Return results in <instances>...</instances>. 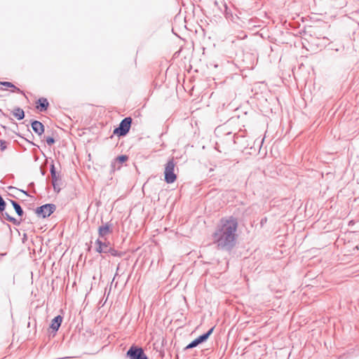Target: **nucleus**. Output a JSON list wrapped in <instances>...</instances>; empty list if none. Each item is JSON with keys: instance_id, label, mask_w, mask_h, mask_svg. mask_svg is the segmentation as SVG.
<instances>
[{"instance_id": "13", "label": "nucleus", "mask_w": 359, "mask_h": 359, "mask_svg": "<svg viewBox=\"0 0 359 359\" xmlns=\"http://www.w3.org/2000/svg\"><path fill=\"white\" fill-rule=\"evenodd\" d=\"M213 330H214V327H212L206 333H205V334L199 336L198 338H196L197 340L198 341L199 344H201L203 341H206L208 339V337H210V335L212 334Z\"/></svg>"}, {"instance_id": "4", "label": "nucleus", "mask_w": 359, "mask_h": 359, "mask_svg": "<svg viewBox=\"0 0 359 359\" xmlns=\"http://www.w3.org/2000/svg\"><path fill=\"white\" fill-rule=\"evenodd\" d=\"M56 209L54 204H45L36 209V214L39 217L46 218L49 217Z\"/></svg>"}, {"instance_id": "9", "label": "nucleus", "mask_w": 359, "mask_h": 359, "mask_svg": "<svg viewBox=\"0 0 359 359\" xmlns=\"http://www.w3.org/2000/svg\"><path fill=\"white\" fill-rule=\"evenodd\" d=\"M32 128L34 133H36L39 135H42L44 132V126L40 121H34L32 123Z\"/></svg>"}, {"instance_id": "19", "label": "nucleus", "mask_w": 359, "mask_h": 359, "mask_svg": "<svg viewBox=\"0 0 359 359\" xmlns=\"http://www.w3.org/2000/svg\"><path fill=\"white\" fill-rule=\"evenodd\" d=\"M6 208V203L3 198L0 196V211L2 212Z\"/></svg>"}, {"instance_id": "11", "label": "nucleus", "mask_w": 359, "mask_h": 359, "mask_svg": "<svg viewBox=\"0 0 359 359\" xmlns=\"http://www.w3.org/2000/svg\"><path fill=\"white\" fill-rule=\"evenodd\" d=\"M37 103L39 104V106H37L36 108L39 109L41 111H46L49 105L47 99L44 97L39 98Z\"/></svg>"}, {"instance_id": "22", "label": "nucleus", "mask_w": 359, "mask_h": 359, "mask_svg": "<svg viewBox=\"0 0 359 359\" xmlns=\"http://www.w3.org/2000/svg\"><path fill=\"white\" fill-rule=\"evenodd\" d=\"M1 84L4 86H6V87H8V88H15V86L11 83V82H8V81H4V82H2Z\"/></svg>"}, {"instance_id": "16", "label": "nucleus", "mask_w": 359, "mask_h": 359, "mask_svg": "<svg viewBox=\"0 0 359 359\" xmlns=\"http://www.w3.org/2000/svg\"><path fill=\"white\" fill-rule=\"evenodd\" d=\"M128 160V156H126V155H121V156H118L116 160H115V163H119V164H121L123 163V162L126 161Z\"/></svg>"}, {"instance_id": "5", "label": "nucleus", "mask_w": 359, "mask_h": 359, "mask_svg": "<svg viewBox=\"0 0 359 359\" xmlns=\"http://www.w3.org/2000/svg\"><path fill=\"white\" fill-rule=\"evenodd\" d=\"M129 359H148L142 348L132 346L126 353Z\"/></svg>"}, {"instance_id": "15", "label": "nucleus", "mask_w": 359, "mask_h": 359, "mask_svg": "<svg viewBox=\"0 0 359 359\" xmlns=\"http://www.w3.org/2000/svg\"><path fill=\"white\" fill-rule=\"evenodd\" d=\"M107 253H109L113 257H121L123 255L122 252L117 251L110 246L107 249Z\"/></svg>"}, {"instance_id": "1", "label": "nucleus", "mask_w": 359, "mask_h": 359, "mask_svg": "<svg viewBox=\"0 0 359 359\" xmlns=\"http://www.w3.org/2000/svg\"><path fill=\"white\" fill-rule=\"evenodd\" d=\"M238 220L233 216L222 217L212 235L218 249L231 250L236 245Z\"/></svg>"}, {"instance_id": "8", "label": "nucleus", "mask_w": 359, "mask_h": 359, "mask_svg": "<svg viewBox=\"0 0 359 359\" xmlns=\"http://www.w3.org/2000/svg\"><path fill=\"white\" fill-rule=\"evenodd\" d=\"M50 175H51L52 184H53V188H54L55 191L57 190V191H59L60 189V188L58 185V181L60 180V179H59V176L57 175L54 165H52L50 166Z\"/></svg>"}, {"instance_id": "2", "label": "nucleus", "mask_w": 359, "mask_h": 359, "mask_svg": "<svg viewBox=\"0 0 359 359\" xmlns=\"http://www.w3.org/2000/svg\"><path fill=\"white\" fill-rule=\"evenodd\" d=\"M175 165H176V164H175L173 158L170 159L167 162V163L165 165V170H164L165 181L168 184L173 183L177 179V175L174 172Z\"/></svg>"}, {"instance_id": "14", "label": "nucleus", "mask_w": 359, "mask_h": 359, "mask_svg": "<svg viewBox=\"0 0 359 359\" xmlns=\"http://www.w3.org/2000/svg\"><path fill=\"white\" fill-rule=\"evenodd\" d=\"M11 204L13 205L16 213L18 216L22 217L23 215V210L21 208V206L15 201L11 200L10 201Z\"/></svg>"}, {"instance_id": "7", "label": "nucleus", "mask_w": 359, "mask_h": 359, "mask_svg": "<svg viewBox=\"0 0 359 359\" xmlns=\"http://www.w3.org/2000/svg\"><path fill=\"white\" fill-rule=\"evenodd\" d=\"M112 225L109 222L105 223L104 225L99 226L98 228V234L100 238L103 240H106V236L112 233Z\"/></svg>"}, {"instance_id": "17", "label": "nucleus", "mask_w": 359, "mask_h": 359, "mask_svg": "<svg viewBox=\"0 0 359 359\" xmlns=\"http://www.w3.org/2000/svg\"><path fill=\"white\" fill-rule=\"evenodd\" d=\"M4 217L9 222H12L14 224H18L19 222H17V219L14 217L10 216L7 212H5L4 215Z\"/></svg>"}, {"instance_id": "10", "label": "nucleus", "mask_w": 359, "mask_h": 359, "mask_svg": "<svg viewBox=\"0 0 359 359\" xmlns=\"http://www.w3.org/2000/svg\"><path fill=\"white\" fill-rule=\"evenodd\" d=\"M62 321V318L60 316L55 317L51 322L50 327L55 331L58 330Z\"/></svg>"}, {"instance_id": "21", "label": "nucleus", "mask_w": 359, "mask_h": 359, "mask_svg": "<svg viewBox=\"0 0 359 359\" xmlns=\"http://www.w3.org/2000/svg\"><path fill=\"white\" fill-rule=\"evenodd\" d=\"M46 141L47 144H48V145H50H50H52V144L55 142V140H54V138H53V137H46Z\"/></svg>"}, {"instance_id": "20", "label": "nucleus", "mask_w": 359, "mask_h": 359, "mask_svg": "<svg viewBox=\"0 0 359 359\" xmlns=\"http://www.w3.org/2000/svg\"><path fill=\"white\" fill-rule=\"evenodd\" d=\"M6 144H7V142L5 140H0V147H1V151H4L6 149V147H7Z\"/></svg>"}, {"instance_id": "3", "label": "nucleus", "mask_w": 359, "mask_h": 359, "mask_svg": "<svg viewBox=\"0 0 359 359\" xmlns=\"http://www.w3.org/2000/svg\"><path fill=\"white\" fill-rule=\"evenodd\" d=\"M132 123V118L130 117H126L123 118L119 126L114 130V134L119 136H125L130 130Z\"/></svg>"}, {"instance_id": "12", "label": "nucleus", "mask_w": 359, "mask_h": 359, "mask_svg": "<svg viewBox=\"0 0 359 359\" xmlns=\"http://www.w3.org/2000/svg\"><path fill=\"white\" fill-rule=\"evenodd\" d=\"M13 114L15 116V118H17L18 120H22L25 117L24 111L20 107L14 109Z\"/></svg>"}, {"instance_id": "24", "label": "nucleus", "mask_w": 359, "mask_h": 359, "mask_svg": "<svg viewBox=\"0 0 359 359\" xmlns=\"http://www.w3.org/2000/svg\"><path fill=\"white\" fill-rule=\"evenodd\" d=\"M25 195L27 196V193L25 191H21Z\"/></svg>"}, {"instance_id": "6", "label": "nucleus", "mask_w": 359, "mask_h": 359, "mask_svg": "<svg viewBox=\"0 0 359 359\" xmlns=\"http://www.w3.org/2000/svg\"><path fill=\"white\" fill-rule=\"evenodd\" d=\"M95 251L98 253H107V249L110 246L109 241L98 238L95 241Z\"/></svg>"}, {"instance_id": "23", "label": "nucleus", "mask_w": 359, "mask_h": 359, "mask_svg": "<svg viewBox=\"0 0 359 359\" xmlns=\"http://www.w3.org/2000/svg\"><path fill=\"white\" fill-rule=\"evenodd\" d=\"M8 189L10 190H13V191H20L19 189H16V188H15L13 187H9Z\"/></svg>"}, {"instance_id": "18", "label": "nucleus", "mask_w": 359, "mask_h": 359, "mask_svg": "<svg viewBox=\"0 0 359 359\" xmlns=\"http://www.w3.org/2000/svg\"><path fill=\"white\" fill-rule=\"evenodd\" d=\"M198 344H199L198 341L197 340V339H196L187 346L186 349H190V348H194V347L197 346Z\"/></svg>"}]
</instances>
